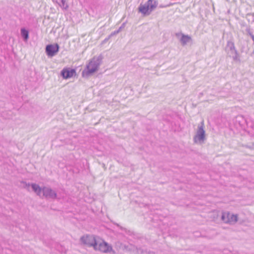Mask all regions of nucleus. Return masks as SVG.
<instances>
[{
    "label": "nucleus",
    "instance_id": "f257e3e1",
    "mask_svg": "<svg viewBox=\"0 0 254 254\" xmlns=\"http://www.w3.org/2000/svg\"><path fill=\"white\" fill-rule=\"evenodd\" d=\"M103 57L102 56L94 57L86 66V69L82 72L83 76H88L98 70L101 64Z\"/></svg>",
    "mask_w": 254,
    "mask_h": 254
},
{
    "label": "nucleus",
    "instance_id": "f03ea898",
    "mask_svg": "<svg viewBox=\"0 0 254 254\" xmlns=\"http://www.w3.org/2000/svg\"><path fill=\"white\" fill-rule=\"evenodd\" d=\"M157 0H148L144 4L139 5V11L143 15H148L157 7Z\"/></svg>",
    "mask_w": 254,
    "mask_h": 254
},
{
    "label": "nucleus",
    "instance_id": "7ed1b4c3",
    "mask_svg": "<svg viewBox=\"0 0 254 254\" xmlns=\"http://www.w3.org/2000/svg\"><path fill=\"white\" fill-rule=\"evenodd\" d=\"M225 51L227 55L232 58L233 61L235 62H241L240 56L236 50L233 42L228 41L225 47Z\"/></svg>",
    "mask_w": 254,
    "mask_h": 254
},
{
    "label": "nucleus",
    "instance_id": "20e7f679",
    "mask_svg": "<svg viewBox=\"0 0 254 254\" xmlns=\"http://www.w3.org/2000/svg\"><path fill=\"white\" fill-rule=\"evenodd\" d=\"M204 125L203 121H202L198 126V129L196 133L194 136L193 140L194 142H203L205 140V130L204 129Z\"/></svg>",
    "mask_w": 254,
    "mask_h": 254
},
{
    "label": "nucleus",
    "instance_id": "39448f33",
    "mask_svg": "<svg viewBox=\"0 0 254 254\" xmlns=\"http://www.w3.org/2000/svg\"><path fill=\"white\" fill-rule=\"evenodd\" d=\"M94 249L104 253H110L113 251L112 247L104 241L101 242L97 241L94 247Z\"/></svg>",
    "mask_w": 254,
    "mask_h": 254
},
{
    "label": "nucleus",
    "instance_id": "423d86ee",
    "mask_svg": "<svg viewBox=\"0 0 254 254\" xmlns=\"http://www.w3.org/2000/svg\"><path fill=\"white\" fill-rule=\"evenodd\" d=\"M80 241L84 245L94 248L98 241L94 236L86 235L80 238Z\"/></svg>",
    "mask_w": 254,
    "mask_h": 254
},
{
    "label": "nucleus",
    "instance_id": "0eeeda50",
    "mask_svg": "<svg viewBox=\"0 0 254 254\" xmlns=\"http://www.w3.org/2000/svg\"><path fill=\"white\" fill-rule=\"evenodd\" d=\"M59 50V46L56 44L55 45H48L46 47V53L48 57L54 56Z\"/></svg>",
    "mask_w": 254,
    "mask_h": 254
},
{
    "label": "nucleus",
    "instance_id": "6e6552de",
    "mask_svg": "<svg viewBox=\"0 0 254 254\" xmlns=\"http://www.w3.org/2000/svg\"><path fill=\"white\" fill-rule=\"evenodd\" d=\"M43 195L47 198L55 199L57 198V193L55 190L49 187H43L42 188Z\"/></svg>",
    "mask_w": 254,
    "mask_h": 254
},
{
    "label": "nucleus",
    "instance_id": "1a4fd4ad",
    "mask_svg": "<svg viewBox=\"0 0 254 254\" xmlns=\"http://www.w3.org/2000/svg\"><path fill=\"white\" fill-rule=\"evenodd\" d=\"M176 36L179 38L181 36L180 39V41L182 46L186 45L188 43H189L192 41L191 37L188 35H185L182 33H176Z\"/></svg>",
    "mask_w": 254,
    "mask_h": 254
},
{
    "label": "nucleus",
    "instance_id": "9d476101",
    "mask_svg": "<svg viewBox=\"0 0 254 254\" xmlns=\"http://www.w3.org/2000/svg\"><path fill=\"white\" fill-rule=\"evenodd\" d=\"M75 73V70L74 69L64 68L61 72V75L64 79L71 77Z\"/></svg>",
    "mask_w": 254,
    "mask_h": 254
},
{
    "label": "nucleus",
    "instance_id": "9b49d317",
    "mask_svg": "<svg viewBox=\"0 0 254 254\" xmlns=\"http://www.w3.org/2000/svg\"><path fill=\"white\" fill-rule=\"evenodd\" d=\"M31 187L32 188L33 190L38 195H40L41 192L42 191V189L40 187V186L36 184H32Z\"/></svg>",
    "mask_w": 254,
    "mask_h": 254
},
{
    "label": "nucleus",
    "instance_id": "f8f14e48",
    "mask_svg": "<svg viewBox=\"0 0 254 254\" xmlns=\"http://www.w3.org/2000/svg\"><path fill=\"white\" fill-rule=\"evenodd\" d=\"M229 216L230 213L229 212H222L221 215V220L225 223H228L229 221Z\"/></svg>",
    "mask_w": 254,
    "mask_h": 254
},
{
    "label": "nucleus",
    "instance_id": "ddd939ff",
    "mask_svg": "<svg viewBox=\"0 0 254 254\" xmlns=\"http://www.w3.org/2000/svg\"><path fill=\"white\" fill-rule=\"evenodd\" d=\"M21 35L24 41L28 40L29 38V32L28 30H26L25 28H22L21 29Z\"/></svg>",
    "mask_w": 254,
    "mask_h": 254
},
{
    "label": "nucleus",
    "instance_id": "4468645a",
    "mask_svg": "<svg viewBox=\"0 0 254 254\" xmlns=\"http://www.w3.org/2000/svg\"><path fill=\"white\" fill-rule=\"evenodd\" d=\"M238 221V215L234 214H230L229 224H235Z\"/></svg>",
    "mask_w": 254,
    "mask_h": 254
},
{
    "label": "nucleus",
    "instance_id": "2eb2a0df",
    "mask_svg": "<svg viewBox=\"0 0 254 254\" xmlns=\"http://www.w3.org/2000/svg\"><path fill=\"white\" fill-rule=\"evenodd\" d=\"M57 2L63 9H67V8L68 7V6L65 0H60L59 1L57 0Z\"/></svg>",
    "mask_w": 254,
    "mask_h": 254
},
{
    "label": "nucleus",
    "instance_id": "dca6fc26",
    "mask_svg": "<svg viewBox=\"0 0 254 254\" xmlns=\"http://www.w3.org/2000/svg\"><path fill=\"white\" fill-rule=\"evenodd\" d=\"M246 32H247V34L248 35H249L252 38L253 41H254V34L252 33L251 29L250 28L248 27L247 29H246Z\"/></svg>",
    "mask_w": 254,
    "mask_h": 254
},
{
    "label": "nucleus",
    "instance_id": "f3484780",
    "mask_svg": "<svg viewBox=\"0 0 254 254\" xmlns=\"http://www.w3.org/2000/svg\"><path fill=\"white\" fill-rule=\"evenodd\" d=\"M244 146L248 148L254 149V143H252L250 144H246Z\"/></svg>",
    "mask_w": 254,
    "mask_h": 254
},
{
    "label": "nucleus",
    "instance_id": "a211bd4d",
    "mask_svg": "<svg viewBox=\"0 0 254 254\" xmlns=\"http://www.w3.org/2000/svg\"><path fill=\"white\" fill-rule=\"evenodd\" d=\"M120 32V31H119V30H117V31H115L114 32H112L109 36V37H111L112 36H113V35H115L116 34H118Z\"/></svg>",
    "mask_w": 254,
    "mask_h": 254
},
{
    "label": "nucleus",
    "instance_id": "6ab92c4d",
    "mask_svg": "<svg viewBox=\"0 0 254 254\" xmlns=\"http://www.w3.org/2000/svg\"><path fill=\"white\" fill-rule=\"evenodd\" d=\"M125 25H126V22H124L123 23L122 25L120 27V28H119V31L120 32L122 31V30L125 28Z\"/></svg>",
    "mask_w": 254,
    "mask_h": 254
},
{
    "label": "nucleus",
    "instance_id": "aec40b11",
    "mask_svg": "<svg viewBox=\"0 0 254 254\" xmlns=\"http://www.w3.org/2000/svg\"><path fill=\"white\" fill-rule=\"evenodd\" d=\"M174 3H169V4H168L166 6H160L161 7H167V6H171L172 5H173Z\"/></svg>",
    "mask_w": 254,
    "mask_h": 254
},
{
    "label": "nucleus",
    "instance_id": "412c9836",
    "mask_svg": "<svg viewBox=\"0 0 254 254\" xmlns=\"http://www.w3.org/2000/svg\"><path fill=\"white\" fill-rule=\"evenodd\" d=\"M249 14L254 17V13H250Z\"/></svg>",
    "mask_w": 254,
    "mask_h": 254
},
{
    "label": "nucleus",
    "instance_id": "4be33fe9",
    "mask_svg": "<svg viewBox=\"0 0 254 254\" xmlns=\"http://www.w3.org/2000/svg\"><path fill=\"white\" fill-rule=\"evenodd\" d=\"M26 186H30V184H28V185L26 184Z\"/></svg>",
    "mask_w": 254,
    "mask_h": 254
},
{
    "label": "nucleus",
    "instance_id": "5701e85b",
    "mask_svg": "<svg viewBox=\"0 0 254 254\" xmlns=\"http://www.w3.org/2000/svg\"><path fill=\"white\" fill-rule=\"evenodd\" d=\"M253 22H254V19H253Z\"/></svg>",
    "mask_w": 254,
    "mask_h": 254
}]
</instances>
